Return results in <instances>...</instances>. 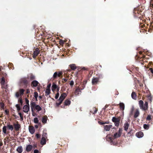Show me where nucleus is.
<instances>
[{
  "label": "nucleus",
  "instance_id": "obj_15",
  "mask_svg": "<svg viewBox=\"0 0 153 153\" xmlns=\"http://www.w3.org/2000/svg\"><path fill=\"white\" fill-rule=\"evenodd\" d=\"M39 50H36L34 51L33 53V58H35L36 56L39 54Z\"/></svg>",
  "mask_w": 153,
  "mask_h": 153
},
{
  "label": "nucleus",
  "instance_id": "obj_12",
  "mask_svg": "<svg viewBox=\"0 0 153 153\" xmlns=\"http://www.w3.org/2000/svg\"><path fill=\"white\" fill-rule=\"evenodd\" d=\"M29 132L31 134H33L35 132V130L34 127L32 126H30L29 127Z\"/></svg>",
  "mask_w": 153,
  "mask_h": 153
},
{
  "label": "nucleus",
  "instance_id": "obj_57",
  "mask_svg": "<svg viewBox=\"0 0 153 153\" xmlns=\"http://www.w3.org/2000/svg\"><path fill=\"white\" fill-rule=\"evenodd\" d=\"M32 115H33V116H35V114H34V111H33V112H32Z\"/></svg>",
  "mask_w": 153,
  "mask_h": 153
},
{
  "label": "nucleus",
  "instance_id": "obj_13",
  "mask_svg": "<svg viewBox=\"0 0 153 153\" xmlns=\"http://www.w3.org/2000/svg\"><path fill=\"white\" fill-rule=\"evenodd\" d=\"M32 146L31 145H27L26 148V151L28 152L30 151L32 149Z\"/></svg>",
  "mask_w": 153,
  "mask_h": 153
},
{
  "label": "nucleus",
  "instance_id": "obj_55",
  "mask_svg": "<svg viewBox=\"0 0 153 153\" xmlns=\"http://www.w3.org/2000/svg\"><path fill=\"white\" fill-rule=\"evenodd\" d=\"M19 101L21 103V104H22V99H19Z\"/></svg>",
  "mask_w": 153,
  "mask_h": 153
},
{
  "label": "nucleus",
  "instance_id": "obj_50",
  "mask_svg": "<svg viewBox=\"0 0 153 153\" xmlns=\"http://www.w3.org/2000/svg\"><path fill=\"white\" fill-rule=\"evenodd\" d=\"M30 92V91L29 89H27L26 91V93L27 94H29Z\"/></svg>",
  "mask_w": 153,
  "mask_h": 153
},
{
  "label": "nucleus",
  "instance_id": "obj_40",
  "mask_svg": "<svg viewBox=\"0 0 153 153\" xmlns=\"http://www.w3.org/2000/svg\"><path fill=\"white\" fill-rule=\"evenodd\" d=\"M24 90L23 89H20L19 91V93L20 94H23Z\"/></svg>",
  "mask_w": 153,
  "mask_h": 153
},
{
  "label": "nucleus",
  "instance_id": "obj_62",
  "mask_svg": "<svg viewBox=\"0 0 153 153\" xmlns=\"http://www.w3.org/2000/svg\"><path fill=\"white\" fill-rule=\"evenodd\" d=\"M2 146V144L0 143V147Z\"/></svg>",
  "mask_w": 153,
  "mask_h": 153
},
{
  "label": "nucleus",
  "instance_id": "obj_17",
  "mask_svg": "<svg viewBox=\"0 0 153 153\" xmlns=\"http://www.w3.org/2000/svg\"><path fill=\"white\" fill-rule=\"evenodd\" d=\"M99 79L97 78H94L92 80V83L93 84H95L97 83L99 81Z\"/></svg>",
  "mask_w": 153,
  "mask_h": 153
},
{
  "label": "nucleus",
  "instance_id": "obj_58",
  "mask_svg": "<svg viewBox=\"0 0 153 153\" xmlns=\"http://www.w3.org/2000/svg\"><path fill=\"white\" fill-rule=\"evenodd\" d=\"M152 73L153 74V70H152V69L151 68L150 69Z\"/></svg>",
  "mask_w": 153,
  "mask_h": 153
},
{
  "label": "nucleus",
  "instance_id": "obj_32",
  "mask_svg": "<svg viewBox=\"0 0 153 153\" xmlns=\"http://www.w3.org/2000/svg\"><path fill=\"white\" fill-rule=\"evenodd\" d=\"M30 79L31 80H33L35 79V76L32 74H30V76H29Z\"/></svg>",
  "mask_w": 153,
  "mask_h": 153
},
{
  "label": "nucleus",
  "instance_id": "obj_19",
  "mask_svg": "<svg viewBox=\"0 0 153 153\" xmlns=\"http://www.w3.org/2000/svg\"><path fill=\"white\" fill-rule=\"evenodd\" d=\"M71 69L73 70L76 69V65L74 64H72L69 65Z\"/></svg>",
  "mask_w": 153,
  "mask_h": 153
},
{
  "label": "nucleus",
  "instance_id": "obj_49",
  "mask_svg": "<svg viewBox=\"0 0 153 153\" xmlns=\"http://www.w3.org/2000/svg\"><path fill=\"white\" fill-rule=\"evenodd\" d=\"M33 152L34 153H39V151L37 149L35 150Z\"/></svg>",
  "mask_w": 153,
  "mask_h": 153
},
{
  "label": "nucleus",
  "instance_id": "obj_14",
  "mask_svg": "<svg viewBox=\"0 0 153 153\" xmlns=\"http://www.w3.org/2000/svg\"><path fill=\"white\" fill-rule=\"evenodd\" d=\"M39 82L36 80H33L31 82V85L34 87H36L37 86Z\"/></svg>",
  "mask_w": 153,
  "mask_h": 153
},
{
  "label": "nucleus",
  "instance_id": "obj_48",
  "mask_svg": "<svg viewBox=\"0 0 153 153\" xmlns=\"http://www.w3.org/2000/svg\"><path fill=\"white\" fill-rule=\"evenodd\" d=\"M74 84V82L73 81H71L70 83V85H73Z\"/></svg>",
  "mask_w": 153,
  "mask_h": 153
},
{
  "label": "nucleus",
  "instance_id": "obj_23",
  "mask_svg": "<svg viewBox=\"0 0 153 153\" xmlns=\"http://www.w3.org/2000/svg\"><path fill=\"white\" fill-rule=\"evenodd\" d=\"M129 124L128 123H125L124 124V130L127 131L128 129Z\"/></svg>",
  "mask_w": 153,
  "mask_h": 153
},
{
  "label": "nucleus",
  "instance_id": "obj_4",
  "mask_svg": "<svg viewBox=\"0 0 153 153\" xmlns=\"http://www.w3.org/2000/svg\"><path fill=\"white\" fill-rule=\"evenodd\" d=\"M13 126L14 129L16 131H19L21 127L20 124L18 122L13 123Z\"/></svg>",
  "mask_w": 153,
  "mask_h": 153
},
{
  "label": "nucleus",
  "instance_id": "obj_34",
  "mask_svg": "<svg viewBox=\"0 0 153 153\" xmlns=\"http://www.w3.org/2000/svg\"><path fill=\"white\" fill-rule=\"evenodd\" d=\"M119 120L118 119L116 118L115 117H113L112 119V121L114 122H115L118 120Z\"/></svg>",
  "mask_w": 153,
  "mask_h": 153
},
{
  "label": "nucleus",
  "instance_id": "obj_64",
  "mask_svg": "<svg viewBox=\"0 0 153 153\" xmlns=\"http://www.w3.org/2000/svg\"><path fill=\"white\" fill-rule=\"evenodd\" d=\"M57 90L58 91H59V89H57Z\"/></svg>",
  "mask_w": 153,
  "mask_h": 153
},
{
  "label": "nucleus",
  "instance_id": "obj_9",
  "mask_svg": "<svg viewBox=\"0 0 153 153\" xmlns=\"http://www.w3.org/2000/svg\"><path fill=\"white\" fill-rule=\"evenodd\" d=\"M136 135L138 138H140L143 136V134L142 132L140 131L136 133Z\"/></svg>",
  "mask_w": 153,
  "mask_h": 153
},
{
  "label": "nucleus",
  "instance_id": "obj_2",
  "mask_svg": "<svg viewBox=\"0 0 153 153\" xmlns=\"http://www.w3.org/2000/svg\"><path fill=\"white\" fill-rule=\"evenodd\" d=\"M30 107L32 112H33L34 108H35L38 112L42 110V108L39 105H36L35 102H32L30 103Z\"/></svg>",
  "mask_w": 153,
  "mask_h": 153
},
{
  "label": "nucleus",
  "instance_id": "obj_41",
  "mask_svg": "<svg viewBox=\"0 0 153 153\" xmlns=\"http://www.w3.org/2000/svg\"><path fill=\"white\" fill-rule=\"evenodd\" d=\"M134 110V107H132L131 109V112L130 114V115H132L133 114V111Z\"/></svg>",
  "mask_w": 153,
  "mask_h": 153
},
{
  "label": "nucleus",
  "instance_id": "obj_18",
  "mask_svg": "<svg viewBox=\"0 0 153 153\" xmlns=\"http://www.w3.org/2000/svg\"><path fill=\"white\" fill-rule=\"evenodd\" d=\"M140 114V112L138 109H137L136 111V112L134 115V118L137 117Z\"/></svg>",
  "mask_w": 153,
  "mask_h": 153
},
{
  "label": "nucleus",
  "instance_id": "obj_6",
  "mask_svg": "<svg viewBox=\"0 0 153 153\" xmlns=\"http://www.w3.org/2000/svg\"><path fill=\"white\" fill-rule=\"evenodd\" d=\"M23 111L26 113H27L30 109L29 105H25L23 108Z\"/></svg>",
  "mask_w": 153,
  "mask_h": 153
},
{
  "label": "nucleus",
  "instance_id": "obj_44",
  "mask_svg": "<svg viewBox=\"0 0 153 153\" xmlns=\"http://www.w3.org/2000/svg\"><path fill=\"white\" fill-rule=\"evenodd\" d=\"M20 94L19 92H16V97H18L20 96Z\"/></svg>",
  "mask_w": 153,
  "mask_h": 153
},
{
  "label": "nucleus",
  "instance_id": "obj_54",
  "mask_svg": "<svg viewBox=\"0 0 153 153\" xmlns=\"http://www.w3.org/2000/svg\"><path fill=\"white\" fill-rule=\"evenodd\" d=\"M36 137L37 138H39L40 137V136L39 135V134H36Z\"/></svg>",
  "mask_w": 153,
  "mask_h": 153
},
{
  "label": "nucleus",
  "instance_id": "obj_38",
  "mask_svg": "<svg viewBox=\"0 0 153 153\" xmlns=\"http://www.w3.org/2000/svg\"><path fill=\"white\" fill-rule=\"evenodd\" d=\"M16 107L17 108L18 111H19L20 110L21 108L20 107V105L19 104L16 105Z\"/></svg>",
  "mask_w": 153,
  "mask_h": 153
},
{
  "label": "nucleus",
  "instance_id": "obj_47",
  "mask_svg": "<svg viewBox=\"0 0 153 153\" xmlns=\"http://www.w3.org/2000/svg\"><path fill=\"white\" fill-rule=\"evenodd\" d=\"M19 116H20V117L22 118V119H23V116H22V114L21 113H20V112L19 113Z\"/></svg>",
  "mask_w": 153,
  "mask_h": 153
},
{
  "label": "nucleus",
  "instance_id": "obj_11",
  "mask_svg": "<svg viewBox=\"0 0 153 153\" xmlns=\"http://www.w3.org/2000/svg\"><path fill=\"white\" fill-rule=\"evenodd\" d=\"M7 127L8 130L11 131H13L14 129L13 126L10 125V123H8L7 125Z\"/></svg>",
  "mask_w": 153,
  "mask_h": 153
},
{
  "label": "nucleus",
  "instance_id": "obj_5",
  "mask_svg": "<svg viewBox=\"0 0 153 153\" xmlns=\"http://www.w3.org/2000/svg\"><path fill=\"white\" fill-rule=\"evenodd\" d=\"M62 74V72L61 71L55 72L53 74V79H56L57 77H60Z\"/></svg>",
  "mask_w": 153,
  "mask_h": 153
},
{
  "label": "nucleus",
  "instance_id": "obj_42",
  "mask_svg": "<svg viewBox=\"0 0 153 153\" xmlns=\"http://www.w3.org/2000/svg\"><path fill=\"white\" fill-rule=\"evenodd\" d=\"M59 93L58 92V93L56 94V96H55V98L56 99H58V97H59Z\"/></svg>",
  "mask_w": 153,
  "mask_h": 153
},
{
  "label": "nucleus",
  "instance_id": "obj_63",
  "mask_svg": "<svg viewBox=\"0 0 153 153\" xmlns=\"http://www.w3.org/2000/svg\"><path fill=\"white\" fill-rule=\"evenodd\" d=\"M83 69H84V70H85V68H84V67L83 68Z\"/></svg>",
  "mask_w": 153,
  "mask_h": 153
},
{
  "label": "nucleus",
  "instance_id": "obj_45",
  "mask_svg": "<svg viewBox=\"0 0 153 153\" xmlns=\"http://www.w3.org/2000/svg\"><path fill=\"white\" fill-rule=\"evenodd\" d=\"M0 105L1 108L3 109L4 106V104L3 103L1 102L0 103Z\"/></svg>",
  "mask_w": 153,
  "mask_h": 153
},
{
  "label": "nucleus",
  "instance_id": "obj_59",
  "mask_svg": "<svg viewBox=\"0 0 153 153\" xmlns=\"http://www.w3.org/2000/svg\"><path fill=\"white\" fill-rule=\"evenodd\" d=\"M64 79V80L65 82H66V81H67V80H68V79H65H65Z\"/></svg>",
  "mask_w": 153,
  "mask_h": 153
},
{
  "label": "nucleus",
  "instance_id": "obj_20",
  "mask_svg": "<svg viewBox=\"0 0 153 153\" xmlns=\"http://www.w3.org/2000/svg\"><path fill=\"white\" fill-rule=\"evenodd\" d=\"M80 92V89L79 88H76L75 91V94L76 96L79 95Z\"/></svg>",
  "mask_w": 153,
  "mask_h": 153
},
{
  "label": "nucleus",
  "instance_id": "obj_39",
  "mask_svg": "<svg viewBox=\"0 0 153 153\" xmlns=\"http://www.w3.org/2000/svg\"><path fill=\"white\" fill-rule=\"evenodd\" d=\"M47 134L46 133L44 132H43L42 137H45V138H47Z\"/></svg>",
  "mask_w": 153,
  "mask_h": 153
},
{
  "label": "nucleus",
  "instance_id": "obj_7",
  "mask_svg": "<svg viewBox=\"0 0 153 153\" xmlns=\"http://www.w3.org/2000/svg\"><path fill=\"white\" fill-rule=\"evenodd\" d=\"M67 96V94L66 93H64L61 95L58 101H61V102H62Z\"/></svg>",
  "mask_w": 153,
  "mask_h": 153
},
{
  "label": "nucleus",
  "instance_id": "obj_46",
  "mask_svg": "<svg viewBox=\"0 0 153 153\" xmlns=\"http://www.w3.org/2000/svg\"><path fill=\"white\" fill-rule=\"evenodd\" d=\"M25 101H26V103L27 104V105H29V101L27 99H25Z\"/></svg>",
  "mask_w": 153,
  "mask_h": 153
},
{
  "label": "nucleus",
  "instance_id": "obj_27",
  "mask_svg": "<svg viewBox=\"0 0 153 153\" xmlns=\"http://www.w3.org/2000/svg\"><path fill=\"white\" fill-rule=\"evenodd\" d=\"M65 105H69L71 103V101L69 100H66L65 102Z\"/></svg>",
  "mask_w": 153,
  "mask_h": 153
},
{
  "label": "nucleus",
  "instance_id": "obj_22",
  "mask_svg": "<svg viewBox=\"0 0 153 153\" xmlns=\"http://www.w3.org/2000/svg\"><path fill=\"white\" fill-rule=\"evenodd\" d=\"M46 139L45 137H42L41 140V144L44 145L46 143Z\"/></svg>",
  "mask_w": 153,
  "mask_h": 153
},
{
  "label": "nucleus",
  "instance_id": "obj_56",
  "mask_svg": "<svg viewBox=\"0 0 153 153\" xmlns=\"http://www.w3.org/2000/svg\"><path fill=\"white\" fill-rule=\"evenodd\" d=\"M51 86V84L48 85L47 86V89H50V87Z\"/></svg>",
  "mask_w": 153,
  "mask_h": 153
},
{
  "label": "nucleus",
  "instance_id": "obj_53",
  "mask_svg": "<svg viewBox=\"0 0 153 153\" xmlns=\"http://www.w3.org/2000/svg\"><path fill=\"white\" fill-rule=\"evenodd\" d=\"M98 123L100 124H101V125H103V124H105V123H103V122H100V121H99L98 122Z\"/></svg>",
  "mask_w": 153,
  "mask_h": 153
},
{
  "label": "nucleus",
  "instance_id": "obj_24",
  "mask_svg": "<svg viewBox=\"0 0 153 153\" xmlns=\"http://www.w3.org/2000/svg\"><path fill=\"white\" fill-rule=\"evenodd\" d=\"M131 96L132 98L136 100L137 98L136 95L134 92H132L131 94Z\"/></svg>",
  "mask_w": 153,
  "mask_h": 153
},
{
  "label": "nucleus",
  "instance_id": "obj_10",
  "mask_svg": "<svg viewBox=\"0 0 153 153\" xmlns=\"http://www.w3.org/2000/svg\"><path fill=\"white\" fill-rule=\"evenodd\" d=\"M48 120V117L46 116H45L42 117V123L45 124L47 123Z\"/></svg>",
  "mask_w": 153,
  "mask_h": 153
},
{
  "label": "nucleus",
  "instance_id": "obj_33",
  "mask_svg": "<svg viewBox=\"0 0 153 153\" xmlns=\"http://www.w3.org/2000/svg\"><path fill=\"white\" fill-rule=\"evenodd\" d=\"M34 122L35 123H38L39 122V120L37 117H35L33 120Z\"/></svg>",
  "mask_w": 153,
  "mask_h": 153
},
{
  "label": "nucleus",
  "instance_id": "obj_1",
  "mask_svg": "<svg viewBox=\"0 0 153 153\" xmlns=\"http://www.w3.org/2000/svg\"><path fill=\"white\" fill-rule=\"evenodd\" d=\"M139 105L140 108L143 110H146L148 108V103L145 102L143 104V102L142 100H140L139 102Z\"/></svg>",
  "mask_w": 153,
  "mask_h": 153
},
{
  "label": "nucleus",
  "instance_id": "obj_29",
  "mask_svg": "<svg viewBox=\"0 0 153 153\" xmlns=\"http://www.w3.org/2000/svg\"><path fill=\"white\" fill-rule=\"evenodd\" d=\"M21 80V82L25 84H27V80L25 78L22 79Z\"/></svg>",
  "mask_w": 153,
  "mask_h": 153
},
{
  "label": "nucleus",
  "instance_id": "obj_35",
  "mask_svg": "<svg viewBox=\"0 0 153 153\" xmlns=\"http://www.w3.org/2000/svg\"><path fill=\"white\" fill-rule=\"evenodd\" d=\"M52 87L53 89H55L57 88V85L55 83H53L52 85Z\"/></svg>",
  "mask_w": 153,
  "mask_h": 153
},
{
  "label": "nucleus",
  "instance_id": "obj_3",
  "mask_svg": "<svg viewBox=\"0 0 153 153\" xmlns=\"http://www.w3.org/2000/svg\"><path fill=\"white\" fill-rule=\"evenodd\" d=\"M123 130L122 128H119L118 132L115 133L113 135L114 139L120 137L122 133Z\"/></svg>",
  "mask_w": 153,
  "mask_h": 153
},
{
  "label": "nucleus",
  "instance_id": "obj_25",
  "mask_svg": "<svg viewBox=\"0 0 153 153\" xmlns=\"http://www.w3.org/2000/svg\"><path fill=\"white\" fill-rule=\"evenodd\" d=\"M7 126H4L2 128V131L4 134L7 133Z\"/></svg>",
  "mask_w": 153,
  "mask_h": 153
},
{
  "label": "nucleus",
  "instance_id": "obj_8",
  "mask_svg": "<svg viewBox=\"0 0 153 153\" xmlns=\"http://www.w3.org/2000/svg\"><path fill=\"white\" fill-rule=\"evenodd\" d=\"M112 127V126L111 125H105L104 127V130L106 131H108Z\"/></svg>",
  "mask_w": 153,
  "mask_h": 153
},
{
  "label": "nucleus",
  "instance_id": "obj_21",
  "mask_svg": "<svg viewBox=\"0 0 153 153\" xmlns=\"http://www.w3.org/2000/svg\"><path fill=\"white\" fill-rule=\"evenodd\" d=\"M119 106L121 110H123L125 109L124 104L123 103H120L119 104Z\"/></svg>",
  "mask_w": 153,
  "mask_h": 153
},
{
  "label": "nucleus",
  "instance_id": "obj_26",
  "mask_svg": "<svg viewBox=\"0 0 153 153\" xmlns=\"http://www.w3.org/2000/svg\"><path fill=\"white\" fill-rule=\"evenodd\" d=\"M50 93V89H46L45 91V96H48Z\"/></svg>",
  "mask_w": 153,
  "mask_h": 153
},
{
  "label": "nucleus",
  "instance_id": "obj_52",
  "mask_svg": "<svg viewBox=\"0 0 153 153\" xmlns=\"http://www.w3.org/2000/svg\"><path fill=\"white\" fill-rule=\"evenodd\" d=\"M5 112L6 114H8L9 111H7V110H5Z\"/></svg>",
  "mask_w": 153,
  "mask_h": 153
},
{
  "label": "nucleus",
  "instance_id": "obj_43",
  "mask_svg": "<svg viewBox=\"0 0 153 153\" xmlns=\"http://www.w3.org/2000/svg\"><path fill=\"white\" fill-rule=\"evenodd\" d=\"M58 101L59 102H56V104L57 105H60L62 102H61V101Z\"/></svg>",
  "mask_w": 153,
  "mask_h": 153
},
{
  "label": "nucleus",
  "instance_id": "obj_61",
  "mask_svg": "<svg viewBox=\"0 0 153 153\" xmlns=\"http://www.w3.org/2000/svg\"><path fill=\"white\" fill-rule=\"evenodd\" d=\"M105 123H106V124H108V123H109V122H108V121H107V122H105Z\"/></svg>",
  "mask_w": 153,
  "mask_h": 153
},
{
  "label": "nucleus",
  "instance_id": "obj_16",
  "mask_svg": "<svg viewBox=\"0 0 153 153\" xmlns=\"http://www.w3.org/2000/svg\"><path fill=\"white\" fill-rule=\"evenodd\" d=\"M17 151L19 153H21L23 151V149L21 146H19L16 149Z\"/></svg>",
  "mask_w": 153,
  "mask_h": 153
},
{
  "label": "nucleus",
  "instance_id": "obj_28",
  "mask_svg": "<svg viewBox=\"0 0 153 153\" xmlns=\"http://www.w3.org/2000/svg\"><path fill=\"white\" fill-rule=\"evenodd\" d=\"M106 139L108 141H112L113 138L110 137L109 135H107L106 137Z\"/></svg>",
  "mask_w": 153,
  "mask_h": 153
},
{
  "label": "nucleus",
  "instance_id": "obj_37",
  "mask_svg": "<svg viewBox=\"0 0 153 153\" xmlns=\"http://www.w3.org/2000/svg\"><path fill=\"white\" fill-rule=\"evenodd\" d=\"M120 120H118L117 121L114 122V124L116 126H118L119 124Z\"/></svg>",
  "mask_w": 153,
  "mask_h": 153
},
{
  "label": "nucleus",
  "instance_id": "obj_36",
  "mask_svg": "<svg viewBox=\"0 0 153 153\" xmlns=\"http://www.w3.org/2000/svg\"><path fill=\"white\" fill-rule=\"evenodd\" d=\"M143 128L145 129H148L149 128V126L148 125L144 124L143 125Z\"/></svg>",
  "mask_w": 153,
  "mask_h": 153
},
{
  "label": "nucleus",
  "instance_id": "obj_30",
  "mask_svg": "<svg viewBox=\"0 0 153 153\" xmlns=\"http://www.w3.org/2000/svg\"><path fill=\"white\" fill-rule=\"evenodd\" d=\"M5 80L4 78L3 77L1 79V84L2 85H4L5 84Z\"/></svg>",
  "mask_w": 153,
  "mask_h": 153
},
{
  "label": "nucleus",
  "instance_id": "obj_60",
  "mask_svg": "<svg viewBox=\"0 0 153 153\" xmlns=\"http://www.w3.org/2000/svg\"><path fill=\"white\" fill-rule=\"evenodd\" d=\"M35 127L36 128H38V126H37V125H36V126H35Z\"/></svg>",
  "mask_w": 153,
  "mask_h": 153
},
{
  "label": "nucleus",
  "instance_id": "obj_51",
  "mask_svg": "<svg viewBox=\"0 0 153 153\" xmlns=\"http://www.w3.org/2000/svg\"><path fill=\"white\" fill-rule=\"evenodd\" d=\"M147 119L149 120H151V117L150 116H148L147 117Z\"/></svg>",
  "mask_w": 153,
  "mask_h": 153
},
{
  "label": "nucleus",
  "instance_id": "obj_31",
  "mask_svg": "<svg viewBox=\"0 0 153 153\" xmlns=\"http://www.w3.org/2000/svg\"><path fill=\"white\" fill-rule=\"evenodd\" d=\"M38 94L37 92H35L34 93V97H35V98L36 99V100H37V98H38Z\"/></svg>",
  "mask_w": 153,
  "mask_h": 153
}]
</instances>
